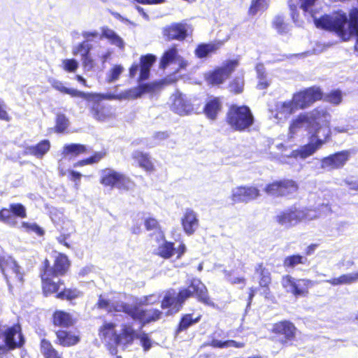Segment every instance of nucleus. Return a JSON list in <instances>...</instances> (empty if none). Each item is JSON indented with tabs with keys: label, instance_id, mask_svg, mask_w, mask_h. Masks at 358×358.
Segmentation results:
<instances>
[{
	"label": "nucleus",
	"instance_id": "obj_1",
	"mask_svg": "<svg viewBox=\"0 0 358 358\" xmlns=\"http://www.w3.org/2000/svg\"><path fill=\"white\" fill-rule=\"evenodd\" d=\"M329 117L330 114L326 109L319 107L314 108L310 113V119L313 124L308 130V142L293 150L288 157L305 159L329 142L332 136Z\"/></svg>",
	"mask_w": 358,
	"mask_h": 358
},
{
	"label": "nucleus",
	"instance_id": "obj_2",
	"mask_svg": "<svg viewBox=\"0 0 358 358\" xmlns=\"http://www.w3.org/2000/svg\"><path fill=\"white\" fill-rule=\"evenodd\" d=\"M192 297L206 306H214L206 286L199 279L193 278L187 287H180L177 294L173 289L166 291L161 301V308L168 309L167 315H173L181 310L185 301Z\"/></svg>",
	"mask_w": 358,
	"mask_h": 358
},
{
	"label": "nucleus",
	"instance_id": "obj_3",
	"mask_svg": "<svg viewBox=\"0 0 358 358\" xmlns=\"http://www.w3.org/2000/svg\"><path fill=\"white\" fill-rule=\"evenodd\" d=\"M71 262L66 255L59 252L53 259L52 265L48 258H45L39 267V277L43 294L48 296L58 291L64 280L56 278L66 275L71 267Z\"/></svg>",
	"mask_w": 358,
	"mask_h": 358
},
{
	"label": "nucleus",
	"instance_id": "obj_4",
	"mask_svg": "<svg viewBox=\"0 0 358 358\" xmlns=\"http://www.w3.org/2000/svg\"><path fill=\"white\" fill-rule=\"evenodd\" d=\"M349 19L342 10L334 11L331 15H324L315 18L317 27L334 31L338 36L346 41L350 34L358 36V8L353 7L349 11Z\"/></svg>",
	"mask_w": 358,
	"mask_h": 358
},
{
	"label": "nucleus",
	"instance_id": "obj_5",
	"mask_svg": "<svg viewBox=\"0 0 358 358\" xmlns=\"http://www.w3.org/2000/svg\"><path fill=\"white\" fill-rule=\"evenodd\" d=\"M156 62V57L152 54L141 55L139 62H134L128 69V78L131 80L136 78L139 85L135 88V97H140L144 94L154 93L161 88L162 84L155 81L142 83L149 79L150 70Z\"/></svg>",
	"mask_w": 358,
	"mask_h": 358
},
{
	"label": "nucleus",
	"instance_id": "obj_6",
	"mask_svg": "<svg viewBox=\"0 0 358 358\" xmlns=\"http://www.w3.org/2000/svg\"><path fill=\"white\" fill-rule=\"evenodd\" d=\"M268 332L269 341L281 348H287L296 342L299 330L292 321L281 320L273 323Z\"/></svg>",
	"mask_w": 358,
	"mask_h": 358
},
{
	"label": "nucleus",
	"instance_id": "obj_7",
	"mask_svg": "<svg viewBox=\"0 0 358 358\" xmlns=\"http://www.w3.org/2000/svg\"><path fill=\"white\" fill-rule=\"evenodd\" d=\"M225 122L233 131L244 132L250 131L255 124V117L249 106L231 104L225 115Z\"/></svg>",
	"mask_w": 358,
	"mask_h": 358
},
{
	"label": "nucleus",
	"instance_id": "obj_8",
	"mask_svg": "<svg viewBox=\"0 0 358 358\" xmlns=\"http://www.w3.org/2000/svg\"><path fill=\"white\" fill-rule=\"evenodd\" d=\"M114 310L123 312L134 320L139 322L142 327L158 321L163 316V313L157 308L144 309L140 306L131 305L126 302L117 305Z\"/></svg>",
	"mask_w": 358,
	"mask_h": 358
},
{
	"label": "nucleus",
	"instance_id": "obj_9",
	"mask_svg": "<svg viewBox=\"0 0 358 358\" xmlns=\"http://www.w3.org/2000/svg\"><path fill=\"white\" fill-rule=\"evenodd\" d=\"M299 189L298 182L290 178H282L269 182L265 185L263 192L272 198H292Z\"/></svg>",
	"mask_w": 358,
	"mask_h": 358
},
{
	"label": "nucleus",
	"instance_id": "obj_10",
	"mask_svg": "<svg viewBox=\"0 0 358 358\" xmlns=\"http://www.w3.org/2000/svg\"><path fill=\"white\" fill-rule=\"evenodd\" d=\"M309 211L307 208H299L294 204L279 212L274 220L278 225L289 229L303 221L310 220Z\"/></svg>",
	"mask_w": 358,
	"mask_h": 358
},
{
	"label": "nucleus",
	"instance_id": "obj_11",
	"mask_svg": "<svg viewBox=\"0 0 358 358\" xmlns=\"http://www.w3.org/2000/svg\"><path fill=\"white\" fill-rule=\"evenodd\" d=\"M99 182L105 187L117 188L128 191L134 186V182L126 174L110 168H105L101 171Z\"/></svg>",
	"mask_w": 358,
	"mask_h": 358
},
{
	"label": "nucleus",
	"instance_id": "obj_12",
	"mask_svg": "<svg viewBox=\"0 0 358 358\" xmlns=\"http://www.w3.org/2000/svg\"><path fill=\"white\" fill-rule=\"evenodd\" d=\"M238 65L237 59L227 60L222 66H216L206 73L204 79L208 85L220 87L231 76Z\"/></svg>",
	"mask_w": 358,
	"mask_h": 358
},
{
	"label": "nucleus",
	"instance_id": "obj_13",
	"mask_svg": "<svg viewBox=\"0 0 358 358\" xmlns=\"http://www.w3.org/2000/svg\"><path fill=\"white\" fill-rule=\"evenodd\" d=\"M85 94H92L94 96L89 99H84L85 101L92 102L93 105L90 108V112L92 117L97 121L103 122L113 116L110 108L100 102L103 100H112L116 99L117 96L112 93L102 94L96 92H85Z\"/></svg>",
	"mask_w": 358,
	"mask_h": 358
},
{
	"label": "nucleus",
	"instance_id": "obj_14",
	"mask_svg": "<svg viewBox=\"0 0 358 358\" xmlns=\"http://www.w3.org/2000/svg\"><path fill=\"white\" fill-rule=\"evenodd\" d=\"M0 269L5 275L9 287L22 285L24 273L11 257H0Z\"/></svg>",
	"mask_w": 358,
	"mask_h": 358
},
{
	"label": "nucleus",
	"instance_id": "obj_15",
	"mask_svg": "<svg viewBox=\"0 0 358 358\" xmlns=\"http://www.w3.org/2000/svg\"><path fill=\"white\" fill-rule=\"evenodd\" d=\"M314 285V281L308 278H295L290 275L282 277V287L288 289L287 291L295 298L307 297Z\"/></svg>",
	"mask_w": 358,
	"mask_h": 358
},
{
	"label": "nucleus",
	"instance_id": "obj_16",
	"mask_svg": "<svg viewBox=\"0 0 358 358\" xmlns=\"http://www.w3.org/2000/svg\"><path fill=\"white\" fill-rule=\"evenodd\" d=\"M27 217L26 208L21 203H13L8 208L0 209V222L11 227H17V218L24 219Z\"/></svg>",
	"mask_w": 358,
	"mask_h": 358
},
{
	"label": "nucleus",
	"instance_id": "obj_17",
	"mask_svg": "<svg viewBox=\"0 0 358 358\" xmlns=\"http://www.w3.org/2000/svg\"><path fill=\"white\" fill-rule=\"evenodd\" d=\"M261 192L254 185H239L232 189L230 199L233 203H245L254 201L259 198Z\"/></svg>",
	"mask_w": 358,
	"mask_h": 358
},
{
	"label": "nucleus",
	"instance_id": "obj_18",
	"mask_svg": "<svg viewBox=\"0 0 358 358\" xmlns=\"http://www.w3.org/2000/svg\"><path fill=\"white\" fill-rule=\"evenodd\" d=\"M350 158V151L343 150L331 154L321 159L320 166L323 169L336 170L342 169Z\"/></svg>",
	"mask_w": 358,
	"mask_h": 358
},
{
	"label": "nucleus",
	"instance_id": "obj_19",
	"mask_svg": "<svg viewBox=\"0 0 358 358\" xmlns=\"http://www.w3.org/2000/svg\"><path fill=\"white\" fill-rule=\"evenodd\" d=\"M171 99L170 108L173 113L179 115H187L193 111L194 107L190 99L182 92H175L172 94Z\"/></svg>",
	"mask_w": 358,
	"mask_h": 358
},
{
	"label": "nucleus",
	"instance_id": "obj_20",
	"mask_svg": "<svg viewBox=\"0 0 358 358\" xmlns=\"http://www.w3.org/2000/svg\"><path fill=\"white\" fill-rule=\"evenodd\" d=\"M254 271L255 274L257 276L259 288L263 290L264 297L268 299L271 294L270 287L272 283L270 271L263 262L257 263Z\"/></svg>",
	"mask_w": 358,
	"mask_h": 358
},
{
	"label": "nucleus",
	"instance_id": "obj_21",
	"mask_svg": "<svg viewBox=\"0 0 358 358\" xmlns=\"http://www.w3.org/2000/svg\"><path fill=\"white\" fill-rule=\"evenodd\" d=\"M3 335L5 345L8 350L20 348L24 344V339L19 324H14L6 329Z\"/></svg>",
	"mask_w": 358,
	"mask_h": 358
},
{
	"label": "nucleus",
	"instance_id": "obj_22",
	"mask_svg": "<svg viewBox=\"0 0 358 358\" xmlns=\"http://www.w3.org/2000/svg\"><path fill=\"white\" fill-rule=\"evenodd\" d=\"M138 334L130 324H123L121 326L120 334H117L114 343L120 345L124 348L133 344L134 341L137 339Z\"/></svg>",
	"mask_w": 358,
	"mask_h": 358
},
{
	"label": "nucleus",
	"instance_id": "obj_23",
	"mask_svg": "<svg viewBox=\"0 0 358 358\" xmlns=\"http://www.w3.org/2000/svg\"><path fill=\"white\" fill-rule=\"evenodd\" d=\"M201 318L202 315L200 313H189L182 314L175 328L174 336L176 338L181 333L186 332L189 328L199 323Z\"/></svg>",
	"mask_w": 358,
	"mask_h": 358
},
{
	"label": "nucleus",
	"instance_id": "obj_24",
	"mask_svg": "<svg viewBox=\"0 0 358 358\" xmlns=\"http://www.w3.org/2000/svg\"><path fill=\"white\" fill-rule=\"evenodd\" d=\"M186 247L184 243H180L178 248H174L173 242L165 241L158 248L156 255L159 257L168 259L176 254V258L180 259L185 252Z\"/></svg>",
	"mask_w": 358,
	"mask_h": 358
},
{
	"label": "nucleus",
	"instance_id": "obj_25",
	"mask_svg": "<svg viewBox=\"0 0 358 358\" xmlns=\"http://www.w3.org/2000/svg\"><path fill=\"white\" fill-rule=\"evenodd\" d=\"M56 344L63 348H69L76 345L80 342V336L71 331L58 329L55 332Z\"/></svg>",
	"mask_w": 358,
	"mask_h": 358
},
{
	"label": "nucleus",
	"instance_id": "obj_26",
	"mask_svg": "<svg viewBox=\"0 0 358 358\" xmlns=\"http://www.w3.org/2000/svg\"><path fill=\"white\" fill-rule=\"evenodd\" d=\"M181 225L186 234H193L199 225L197 214L192 209L187 208L181 217Z\"/></svg>",
	"mask_w": 358,
	"mask_h": 358
},
{
	"label": "nucleus",
	"instance_id": "obj_27",
	"mask_svg": "<svg viewBox=\"0 0 358 358\" xmlns=\"http://www.w3.org/2000/svg\"><path fill=\"white\" fill-rule=\"evenodd\" d=\"M224 45L221 40L213 41L210 43H201L198 44L194 50V55L199 59H203L212 54H215Z\"/></svg>",
	"mask_w": 358,
	"mask_h": 358
},
{
	"label": "nucleus",
	"instance_id": "obj_28",
	"mask_svg": "<svg viewBox=\"0 0 358 358\" xmlns=\"http://www.w3.org/2000/svg\"><path fill=\"white\" fill-rule=\"evenodd\" d=\"M76 322V320L69 313L63 310H56L52 315V324L54 327L70 328Z\"/></svg>",
	"mask_w": 358,
	"mask_h": 358
},
{
	"label": "nucleus",
	"instance_id": "obj_29",
	"mask_svg": "<svg viewBox=\"0 0 358 358\" xmlns=\"http://www.w3.org/2000/svg\"><path fill=\"white\" fill-rule=\"evenodd\" d=\"M49 83L54 90L62 94H69L73 98L89 99L90 97L94 96L92 94H85V92L80 91L77 89L66 87L62 81L56 79H50L49 80Z\"/></svg>",
	"mask_w": 358,
	"mask_h": 358
},
{
	"label": "nucleus",
	"instance_id": "obj_30",
	"mask_svg": "<svg viewBox=\"0 0 358 358\" xmlns=\"http://www.w3.org/2000/svg\"><path fill=\"white\" fill-rule=\"evenodd\" d=\"M164 36L169 41H184L187 36L185 25L181 23H174L164 28Z\"/></svg>",
	"mask_w": 358,
	"mask_h": 358
},
{
	"label": "nucleus",
	"instance_id": "obj_31",
	"mask_svg": "<svg viewBox=\"0 0 358 358\" xmlns=\"http://www.w3.org/2000/svg\"><path fill=\"white\" fill-rule=\"evenodd\" d=\"M222 109V102L221 98L214 96L206 101L203 108V113L208 119L215 120Z\"/></svg>",
	"mask_w": 358,
	"mask_h": 358
},
{
	"label": "nucleus",
	"instance_id": "obj_32",
	"mask_svg": "<svg viewBox=\"0 0 358 358\" xmlns=\"http://www.w3.org/2000/svg\"><path fill=\"white\" fill-rule=\"evenodd\" d=\"M131 158L145 172L152 173L155 171V164L148 153L137 150L132 153Z\"/></svg>",
	"mask_w": 358,
	"mask_h": 358
},
{
	"label": "nucleus",
	"instance_id": "obj_33",
	"mask_svg": "<svg viewBox=\"0 0 358 358\" xmlns=\"http://www.w3.org/2000/svg\"><path fill=\"white\" fill-rule=\"evenodd\" d=\"M50 149V142L48 139L39 141L34 145H30L25 148L27 155H32L36 158L41 159L47 154Z\"/></svg>",
	"mask_w": 358,
	"mask_h": 358
},
{
	"label": "nucleus",
	"instance_id": "obj_34",
	"mask_svg": "<svg viewBox=\"0 0 358 358\" xmlns=\"http://www.w3.org/2000/svg\"><path fill=\"white\" fill-rule=\"evenodd\" d=\"M55 297L60 300H66L71 303H73V301L83 296V292L77 287H64L62 290L54 292Z\"/></svg>",
	"mask_w": 358,
	"mask_h": 358
},
{
	"label": "nucleus",
	"instance_id": "obj_35",
	"mask_svg": "<svg viewBox=\"0 0 358 358\" xmlns=\"http://www.w3.org/2000/svg\"><path fill=\"white\" fill-rule=\"evenodd\" d=\"M91 49L92 46L87 43V41H83L73 48L72 53L75 56L80 55L85 66L92 65V59L90 57Z\"/></svg>",
	"mask_w": 358,
	"mask_h": 358
},
{
	"label": "nucleus",
	"instance_id": "obj_36",
	"mask_svg": "<svg viewBox=\"0 0 358 358\" xmlns=\"http://www.w3.org/2000/svg\"><path fill=\"white\" fill-rule=\"evenodd\" d=\"M39 348L43 358H64L62 353L59 352L47 338H43L40 340Z\"/></svg>",
	"mask_w": 358,
	"mask_h": 358
},
{
	"label": "nucleus",
	"instance_id": "obj_37",
	"mask_svg": "<svg viewBox=\"0 0 358 358\" xmlns=\"http://www.w3.org/2000/svg\"><path fill=\"white\" fill-rule=\"evenodd\" d=\"M88 152L86 145L80 143H70L64 146L62 155L69 159L76 158Z\"/></svg>",
	"mask_w": 358,
	"mask_h": 358
},
{
	"label": "nucleus",
	"instance_id": "obj_38",
	"mask_svg": "<svg viewBox=\"0 0 358 358\" xmlns=\"http://www.w3.org/2000/svg\"><path fill=\"white\" fill-rule=\"evenodd\" d=\"M308 122V117L305 113H300L295 118L292 119L288 128V137L293 138L299 130L302 129L304 124Z\"/></svg>",
	"mask_w": 358,
	"mask_h": 358
},
{
	"label": "nucleus",
	"instance_id": "obj_39",
	"mask_svg": "<svg viewBox=\"0 0 358 358\" xmlns=\"http://www.w3.org/2000/svg\"><path fill=\"white\" fill-rule=\"evenodd\" d=\"M101 34L99 36L100 38H106L111 44L116 45L120 49L124 48V41L113 29L108 27H102L101 28Z\"/></svg>",
	"mask_w": 358,
	"mask_h": 358
},
{
	"label": "nucleus",
	"instance_id": "obj_40",
	"mask_svg": "<svg viewBox=\"0 0 358 358\" xmlns=\"http://www.w3.org/2000/svg\"><path fill=\"white\" fill-rule=\"evenodd\" d=\"M317 0H299L301 2L300 8L303 9L304 12L308 11V9L314 6ZM288 6L292 11V18L294 22L297 21L299 13H297L298 0H289Z\"/></svg>",
	"mask_w": 358,
	"mask_h": 358
},
{
	"label": "nucleus",
	"instance_id": "obj_41",
	"mask_svg": "<svg viewBox=\"0 0 358 358\" xmlns=\"http://www.w3.org/2000/svg\"><path fill=\"white\" fill-rule=\"evenodd\" d=\"M310 262L306 256L300 254H293L285 257L283 266L286 268H294L298 265H308Z\"/></svg>",
	"mask_w": 358,
	"mask_h": 358
},
{
	"label": "nucleus",
	"instance_id": "obj_42",
	"mask_svg": "<svg viewBox=\"0 0 358 358\" xmlns=\"http://www.w3.org/2000/svg\"><path fill=\"white\" fill-rule=\"evenodd\" d=\"M178 57V51L176 45H171L163 53L160 59L159 68L165 69L171 62Z\"/></svg>",
	"mask_w": 358,
	"mask_h": 358
},
{
	"label": "nucleus",
	"instance_id": "obj_43",
	"mask_svg": "<svg viewBox=\"0 0 358 358\" xmlns=\"http://www.w3.org/2000/svg\"><path fill=\"white\" fill-rule=\"evenodd\" d=\"M213 348H227L234 347L236 348H243L245 346V343L238 342L234 340L218 341L215 338H212L211 341L206 344Z\"/></svg>",
	"mask_w": 358,
	"mask_h": 358
},
{
	"label": "nucleus",
	"instance_id": "obj_44",
	"mask_svg": "<svg viewBox=\"0 0 358 358\" xmlns=\"http://www.w3.org/2000/svg\"><path fill=\"white\" fill-rule=\"evenodd\" d=\"M116 325L113 322H104L99 329V336L101 339H115L117 335Z\"/></svg>",
	"mask_w": 358,
	"mask_h": 358
},
{
	"label": "nucleus",
	"instance_id": "obj_45",
	"mask_svg": "<svg viewBox=\"0 0 358 358\" xmlns=\"http://www.w3.org/2000/svg\"><path fill=\"white\" fill-rule=\"evenodd\" d=\"M228 90L232 94H240L244 91L245 79L243 76H235L228 84Z\"/></svg>",
	"mask_w": 358,
	"mask_h": 358
},
{
	"label": "nucleus",
	"instance_id": "obj_46",
	"mask_svg": "<svg viewBox=\"0 0 358 358\" xmlns=\"http://www.w3.org/2000/svg\"><path fill=\"white\" fill-rule=\"evenodd\" d=\"M293 96L298 103L300 109L306 108L313 103L307 90V88L294 93Z\"/></svg>",
	"mask_w": 358,
	"mask_h": 358
},
{
	"label": "nucleus",
	"instance_id": "obj_47",
	"mask_svg": "<svg viewBox=\"0 0 358 358\" xmlns=\"http://www.w3.org/2000/svg\"><path fill=\"white\" fill-rule=\"evenodd\" d=\"M293 96L298 103L300 109L306 108L313 103L307 90V88L294 93Z\"/></svg>",
	"mask_w": 358,
	"mask_h": 358
},
{
	"label": "nucleus",
	"instance_id": "obj_48",
	"mask_svg": "<svg viewBox=\"0 0 358 358\" xmlns=\"http://www.w3.org/2000/svg\"><path fill=\"white\" fill-rule=\"evenodd\" d=\"M269 6V0H251L248 14L255 16L259 11H265Z\"/></svg>",
	"mask_w": 358,
	"mask_h": 358
},
{
	"label": "nucleus",
	"instance_id": "obj_49",
	"mask_svg": "<svg viewBox=\"0 0 358 358\" xmlns=\"http://www.w3.org/2000/svg\"><path fill=\"white\" fill-rule=\"evenodd\" d=\"M143 225L147 231H153L155 233H159L162 234V236L164 237V234L162 230L159 221L157 220L155 217L152 216L145 217L143 220Z\"/></svg>",
	"mask_w": 358,
	"mask_h": 358
},
{
	"label": "nucleus",
	"instance_id": "obj_50",
	"mask_svg": "<svg viewBox=\"0 0 358 358\" xmlns=\"http://www.w3.org/2000/svg\"><path fill=\"white\" fill-rule=\"evenodd\" d=\"M342 100L343 94L342 92L338 89L333 90L327 94L324 93L323 101L337 106L342 102Z\"/></svg>",
	"mask_w": 358,
	"mask_h": 358
},
{
	"label": "nucleus",
	"instance_id": "obj_51",
	"mask_svg": "<svg viewBox=\"0 0 358 358\" xmlns=\"http://www.w3.org/2000/svg\"><path fill=\"white\" fill-rule=\"evenodd\" d=\"M69 125V120L64 113H58L55 118L54 130L56 133L64 132Z\"/></svg>",
	"mask_w": 358,
	"mask_h": 358
},
{
	"label": "nucleus",
	"instance_id": "obj_52",
	"mask_svg": "<svg viewBox=\"0 0 358 358\" xmlns=\"http://www.w3.org/2000/svg\"><path fill=\"white\" fill-rule=\"evenodd\" d=\"M300 109L294 96L291 100L285 101L281 103L280 111L285 115H292Z\"/></svg>",
	"mask_w": 358,
	"mask_h": 358
},
{
	"label": "nucleus",
	"instance_id": "obj_53",
	"mask_svg": "<svg viewBox=\"0 0 358 358\" xmlns=\"http://www.w3.org/2000/svg\"><path fill=\"white\" fill-rule=\"evenodd\" d=\"M124 71V68L120 64L113 65L108 71L106 80L108 83H113L117 80Z\"/></svg>",
	"mask_w": 358,
	"mask_h": 358
},
{
	"label": "nucleus",
	"instance_id": "obj_54",
	"mask_svg": "<svg viewBox=\"0 0 358 358\" xmlns=\"http://www.w3.org/2000/svg\"><path fill=\"white\" fill-rule=\"evenodd\" d=\"M272 27L278 31L280 34H286L289 29L288 25L285 21V17L282 15H276L273 22Z\"/></svg>",
	"mask_w": 358,
	"mask_h": 358
},
{
	"label": "nucleus",
	"instance_id": "obj_55",
	"mask_svg": "<svg viewBox=\"0 0 358 358\" xmlns=\"http://www.w3.org/2000/svg\"><path fill=\"white\" fill-rule=\"evenodd\" d=\"M327 282H328L332 286L350 285L352 283L350 273L342 274L337 278H332L331 279L327 280Z\"/></svg>",
	"mask_w": 358,
	"mask_h": 358
},
{
	"label": "nucleus",
	"instance_id": "obj_56",
	"mask_svg": "<svg viewBox=\"0 0 358 358\" xmlns=\"http://www.w3.org/2000/svg\"><path fill=\"white\" fill-rule=\"evenodd\" d=\"M310 99L314 103L317 101H323L324 92L318 86H312L307 88Z\"/></svg>",
	"mask_w": 358,
	"mask_h": 358
},
{
	"label": "nucleus",
	"instance_id": "obj_57",
	"mask_svg": "<svg viewBox=\"0 0 358 358\" xmlns=\"http://www.w3.org/2000/svg\"><path fill=\"white\" fill-rule=\"evenodd\" d=\"M137 339H139L144 351L147 352L152 348V341L147 333L143 332L140 334H138Z\"/></svg>",
	"mask_w": 358,
	"mask_h": 358
},
{
	"label": "nucleus",
	"instance_id": "obj_58",
	"mask_svg": "<svg viewBox=\"0 0 358 358\" xmlns=\"http://www.w3.org/2000/svg\"><path fill=\"white\" fill-rule=\"evenodd\" d=\"M63 69L67 72H74L78 68V63L74 59H66L62 61Z\"/></svg>",
	"mask_w": 358,
	"mask_h": 358
},
{
	"label": "nucleus",
	"instance_id": "obj_59",
	"mask_svg": "<svg viewBox=\"0 0 358 358\" xmlns=\"http://www.w3.org/2000/svg\"><path fill=\"white\" fill-rule=\"evenodd\" d=\"M106 155V151L102 150L99 152H94L91 156L87 158L89 164H93L98 163L101 161Z\"/></svg>",
	"mask_w": 358,
	"mask_h": 358
},
{
	"label": "nucleus",
	"instance_id": "obj_60",
	"mask_svg": "<svg viewBox=\"0 0 358 358\" xmlns=\"http://www.w3.org/2000/svg\"><path fill=\"white\" fill-rule=\"evenodd\" d=\"M6 108V104L0 100V120L9 122L11 120V117L9 115Z\"/></svg>",
	"mask_w": 358,
	"mask_h": 358
},
{
	"label": "nucleus",
	"instance_id": "obj_61",
	"mask_svg": "<svg viewBox=\"0 0 358 358\" xmlns=\"http://www.w3.org/2000/svg\"><path fill=\"white\" fill-rule=\"evenodd\" d=\"M71 236V233L67 234H62L58 237H57V242L65 246L67 248H71V245L67 242V239H69Z\"/></svg>",
	"mask_w": 358,
	"mask_h": 358
},
{
	"label": "nucleus",
	"instance_id": "obj_62",
	"mask_svg": "<svg viewBox=\"0 0 358 358\" xmlns=\"http://www.w3.org/2000/svg\"><path fill=\"white\" fill-rule=\"evenodd\" d=\"M70 180L76 182L75 185L76 187L79 186V181L82 177V174L76 171H69Z\"/></svg>",
	"mask_w": 358,
	"mask_h": 358
},
{
	"label": "nucleus",
	"instance_id": "obj_63",
	"mask_svg": "<svg viewBox=\"0 0 358 358\" xmlns=\"http://www.w3.org/2000/svg\"><path fill=\"white\" fill-rule=\"evenodd\" d=\"M82 35L86 39L87 42L98 38L100 36L96 31H85L83 32Z\"/></svg>",
	"mask_w": 358,
	"mask_h": 358
},
{
	"label": "nucleus",
	"instance_id": "obj_64",
	"mask_svg": "<svg viewBox=\"0 0 358 358\" xmlns=\"http://www.w3.org/2000/svg\"><path fill=\"white\" fill-rule=\"evenodd\" d=\"M319 244L318 243H311L309 245L306 247L305 249L304 254L306 256H309L313 255L315 250L318 248Z\"/></svg>",
	"mask_w": 358,
	"mask_h": 358
}]
</instances>
